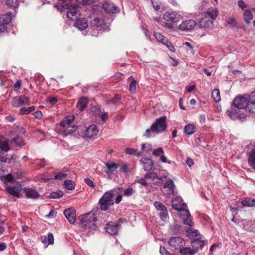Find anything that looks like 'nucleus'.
<instances>
[{
	"label": "nucleus",
	"instance_id": "obj_61",
	"mask_svg": "<svg viewBox=\"0 0 255 255\" xmlns=\"http://www.w3.org/2000/svg\"><path fill=\"white\" fill-rule=\"evenodd\" d=\"M84 181L88 185H89V186H90L91 187H95V185L94 184V182L93 181L90 179V178H86L85 179H84Z\"/></svg>",
	"mask_w": 255,
	"mask_h": 255
},
{
	"label": "nucleus",
	"instance_id": "obj_38",
	"mask_svg": "<svg viewBox=\"0 0 255 255\" xmlns=\"http://www.w3.org/2000/svg\"><path fill=\"white\" fill-rule=\"evenodd\" d=\"M125 152L128 154L136 155L137 156H139L141 154V152L138 151L137 149L129 147H127L125 149Z\"/></svg>",
	"mask_w": 255,
	"mask_h": 255
},
{
	"label": "nucleus",
	"instance_id": "obj_12",
	"mask_svg": "<svg viewBox=\"0 0 255 255\" xmlns=\"http://www.w3.org/2000/svg\"><path fill=\"white\" fill-rule=\"evenodd\" d=\"M196 22L193 19L185 20L179 26V29L182 31H189L193 29L196 25Z\"/></svg>",
	"mask_w": 255,
	"mask_h": 255
},
{
	"label": "nucleus",
	"instance_id": "obj_20",
	"mask_svg": "<svg viewBox=\"0 0 255 255\" xmlns=\"http://www.w3.org/2000/svg\"><path fill=\"white\" fill-rule=\"evenodd\" d=\"M9 141L5 138L0 136V153L1 152H7L10 149Z\"/></svg>",
	"mask_w": 255,
	"mask_h": 255
},
{
	"label": "nucleus",
	"instance_id": "obj_14",
	"mask_svg": "<svg viewBox=\"0 0 255 255\" xmlns=\"http://www.w3.org/2000/svg\"><path fill=\"white\" fill-rule=\"evenodd\" d=\"M99 133V129L95 125H91L87 128L84 132V136L88 138H91L97 135Z\"/></svg>",
	"mask_w": 255,
	"mask_h": 255
},
{
	"label": "nucleus",
	"instance_id": "obj_8",
	"mask_svg": "<svg viewBox=\"0 0 255 255\" xmlns=\"http://www.w3.org/2000/svg\"><path fill=\"white\" fill-rule=\"evenodd\" d=\"M29 98L25 95L16 96L13 98L11 104L14 107H19L22 106L29 105Z\"/></svg>",
	"mask_w": 255,
	"mask_h": 255
},
{
	"label": "nucleus",
	"instance_id": "obj_2",
	"mask_svg": "<svg viewBox=\"0 0 255 255\" xmlns=\"http://www.w3.org/2000/svg\"><path fill=\"white\" fill-rule=\"evenodd\" d=\"M120 192H121V188H116L113 190L105 192L99 201V204L101 210L106 211L111 206L114 205L113 198L114 196Z\"/></svg>",
	"mask_w": 255,
	"mask_h": 255
},
{
	"label": "nucleus",
	"instance_id": "obj_33",
	"mask_svg": "<svg viewBox=\"0 0 255 255\" xmlns=\"http://www.w3.org/2000/svg\"><path fill=\"white\" fill-rule=\"evenodd\" d=\"M104 22V21L102 18L100 17H95L93 20L91 21V25L93 27V28L100 27L103 24Z\"/></svg>",
	"mask_w": 255,
	"mask_h": 255
},
{
	"label": "nucleus",
	"instance_id": "obj_15",
	"mask_svg": "<svg viewBox=\"0 0 255 255\" xmlns=\"http://www.w3.org/2000/svg\"><path fill=\"white\" fill-rule=\"evenodd\" d=\"M64 214L70 224H74L76 221V211L74 208H70L65 209Z\"/></svg>",
	"mask_w": 255,
	"mask_h": 255
},
{
	"label": "nucleus",
	"instance_id": "obj_5",
	"mask_svg": "<svg viewBox=\"0 0 255 255\" xmlns=\"http://www.w3.org/2000/svg\"><path fill=\"white\" fill-rule=\"evenodd\" d=\"M166 119L167 117L165 116L157 118L155 123L151 126L152 132L161 133L165 131L167 128Z\"/></svg>",
	"mask_w": 255,
	"mask_h": 255
},
{
	"label": "nucleus",
	"instance_id": "obj_51",
	"mask_svg": "<svg viewBox=\"0 0 255 255\" xmlns=\"http://www.w3.org/2000/svg\"><path fill=\"white\" fill-rule=\"evenodd\" d=\"M121 98V95L119 94H116L115 96L111 100L107 101V103L109 104L112 103L114 105H116L118 101L120 100Z\"/></svg>",
	"mask_w": 255,
	"mask_h": 255
},
{
	"label": "nucleus",
	"instance_id": "obj_54",
	"mask_svg": "<svg viewBox=\"0 0 255 255\" xmlns=\"http://www.w3.org/2000/svg\"><path fill=\"white\" fill-rule=\"evenodd\" d=\"M170 21H164L163 22V25L164 26V27L169 30H172L174 28V26L173 24L169 22Z\"/></svg>",
	"mask_w": 255,
	"mask_h": 255
},
{
	"label": "nucleus",
	"instance_id": "obj_37",
	"mask_svg": "<svg viewBox=\"0 0 255 255\" xmlns=\"http://www.w3.org/2000/svg\"><path fill=\"white\" fill-rule=\"evenodd\" d=\"M77 128V126L75 125H69L66 128H65L63 133L65 135H68L75 132Z\"/></svg>",
	"mask_w": 255,
	"mask_h": 255
},
{
	"label": "nucleus",
	"instance_id": "obj_56",
	"mask_svg": "<svg viewBox=\"0 0 255 255\" xmlns=\"http://www.w3.org/2000/svg\"><path fill=\"white\" fill-rule=\"evenodd\" d=\"M238 5L239 7L243 10H244L248 6V4L243 0H238Z\"/></svg>",
	"mask_w": 255,
	"mask_h": 255
},
{
	"label": "nucleus",
	"instance_id": "obj_34",
	"mask_svg": "<svg viewBox=\"0 0 255 255\" xmlns=\"http://www.w3.org/2000/svg\"><path fill=\"white\" fill-rule=\"evenodd\" d=\"M242 205L245 207L255 206V199L251 198H247L242 202Z\"/></svg>",
	"mask_w": 255,
	"mask_h": 255
},
{
	"label": "nucleus",
	"instance_id": "obj_31",
	"mask_svg": "<svg viewBox=\"0 0 255 255\" xmlns=\"http://www.w3.org/2000/svg\"><path fill=\"white\" fill-rule=\"evenodd\" d=\"M254 18L253 14L251 10L249 9L246 10L244 13V20L247 23L251 22V20Z\"/></svg>",
	"mask_w": 255,
	"mask_h": 255
},
{
	"label": "nucleus",
	"instance_id": "obj_7",
	"mask_svg": "<svg viewBox=\"0 0 255 255\" xmlns=\"http://www.w3.org/2000/svg\"><path fill=\"white\" fill-rule=\"evenodd\" d=\"M126 219L120 218L117 222L111 221L106 224V231L112 235H116L118 233L119 227L121 226L120 222H123Z\"/></svg>",
	"mask_w": 255,
	"mask_h": 255
},
{
	"label": "nucleus",
	"instance_id": "obj_27",
	"mask_svg": "<svg viewBox=\"0 0 255 255\" xmlns=\"http://www.w3.org/2000/svg\"><path fill=\"white\" fill-rule=\"evenodd\" d=\"M249 165L253 168L255 169V149H253L248 157Z\"/></svg>",
	"mask_w": 255,
	"mask_h": 255
},
{
	"label": "nucleus",
	"instance_id": "obj_59",
	"mask_svg": "<svg viewBox=\"0 0 255 255\" xmlns=\"http://www.w3.org/2000/svg\"><path fill=\"white\" fill-rule=\"evenodd\" d=\"M248 102H255V91L251 93L248 98Z\"/></svg>",
	"mask_w": 255,
	"mask_h": 255
},
{
	"label": "nucleus",
	"instance_id": "obj_50",
	"mask_svg": "<svg viewBox=\"0 0 255 255\" xmlns=\"http://www.w3.org/2000/svg\"><path fill=\"white\" fill-rule=\"evenodd\" d=\"M129 91L132 94L136 92V81L134 79L131 81L129 84Z\"/></svg>",
	"mask_w": 255,
	"mask_h": 255
},
{
	"label": "nucleus",
	"instance_id": "obj_13",
	"mask_svg": "<svg viewBox=\"0 0 255 255\" xmlns=\"http://www.w3.org/2000/svg\"><path fill=\"white\" fill-rule=\"evenodd\" d=\"M154 206L157 211L160 212L159 213V216L161 220H165L168 216V211L165 206L162 203L158 201H155L154 203Z\"/></svg>",
	"mask_w": 255,
	"mask_h": 255
},
{
	"label": "nucleus",
	"instance_id": "obj_16",
	"mask_svg": "<svg viewBox=\"0 0 255 255\" xmlns=\"http://www.w3.org/2000/svg\"><path fill=\"white\" fill-rule=\"evenodd\" d=\"M103 8L106 12L109 13H114L119 12V8L115 6L113 2L105 1L103 4Z\"/></svg>",
	"mask_w": 255,
	"mask_h": 255
},
{
	"label": "nucleus",
	"instance_id": "obj_29",
	"mask_svg": "<svg viewBox=\"0 0 255 255\" xmlns=\"http://www.w3.org/2000/svg\"><path fill=\"white\" fill-rule=\"evenodd\" d=\"M145 179H151L152 180H154L155 179H158L159 180H162V177H159L158 174L156 172L154 171H149L147 172L144 176Z\"/></svg>",
	"mask_w": 255,
	"mask_h": 255
},
{
	"label": "nucleus",
	"instance_id": "obj_42",
	"mask_svg": "<svg viewBox=\"0 0 255 255\" xmlns=\"http://www.w3.org/2000/svg\"><path fill=\"white\" fill-rule=\"evenodd\" d=\"M170 229L173 234H177L180 233L181 226L177 224H172L170 226Z\"/></svg>",
	"mask_w": 255,
	"mask_h": 255
},
{
	"label": "nucleus",
	"instance_id": "obj_49",
	"mask_svg": "<svg viewBox=\"0 0 255 255\" xmlns=\"http://www.w3.org/2000/svg\"><path fill=\"white\" fill-rule=\"evenodd\" d=\"M185 212L186 214L187 218L186 219L184 220L183 223L185 225H187L189 226L190 227H192L193 226V223L192 222V221L190 219H189L188 218V217L190 216V212H189L188 210H185Z\"/></svg>",
	"mask_w": 255,
	"mask_h": 255
},
{
	"label": "nucleus",
	"instance_id": "obj_47",
	"mask_svg": "<svg viewBox=\"0 0 255 255\" xmlns=\"http://www.w3.org/2000/svg\"><path fill=\"white\" fill-rule=\"evenodd\" d=\"M63 192L60 190H57L55 192H52L49 195V197L52 199L59 198L63 196Z\"/></svg>",
	"mask_w": 255,
	"mask_h": 255
},
{
	"label": "nucleus",
	"instance_id": "obj_21",
	"mask_svg": "<svg viewBox=\"0 0 255 255\" xmlns=\"http://www.w3.org/2000/svg\"><path fill=\"white\" fill-rule=\"evenodd\" d=\"M88 99L85 97H81L78 101L76 107L80 111H83L88 106Z\"/></svg>",
	"mask_w": 255,
	"mask_h": 255
},
{
	"label": "nucleus",
	"instance_id": "obj_48",
	"mask_svg": "<svg viewBox=\"0 0 255 255\" xmlns=\"http://www.w3.org/2000/svg\"><path fill=\"white\" fill-rule=\"evenodd\" d=\"M11 15L10 13H7L3 16L2 21L3 24H8L11 21Z\"/></svg>",
	"mask_w": 255,
	"mask_h": 255
},
{
	"label": "nucleus",
	"instance_id": "obj_57",
	"mask_svg": "<svg viewBox=\"0 0 255 255\" xmlns=\"http://www.w3.org/2000/svg\"><path fill=\"white\" fill-rule=\"evenodd\" d=\"M133 194V191L132 188H128L126 189L124 191V195L125 196H130Z\"/></svg>",
	"mask_w": 255,
	"mask_h": 255
},
{
	"label": "nucleus",
	"instance_id": "obj_64",
	"mask_svg": "<svg viewBox=\"0 0 255 255\" xmlns=\"http://www.w3.org/2000/svg\"><path fill=\"white\" fill-rule=\"evenodd\" d=\"M99 117L102 119L103 121H106L108 119V112H103L101 113V115H99Z\"/></svg>",
	"mask_w": 255,
	"mask_h": 255
},
{
	"label": "nucleus",
	"instance_id": "obj_43",
	"mask_svg": "<svg viewBox=\"0 0 255 255\" xmlns=\"http://www.w3.org/2000/svg\"><path fill=\"white\" fill-rule=\"evenodd\" d=\"M152 146L149 143H142L141 145L142 153H148L152 150Z\"/></svg>",
	"mask_w": 255,
	"mask_h": 255
},
{
	"label": "nucleus",
	"instance_id": "obj_3",
	"mask_svg": "<svg viewBox=\"0 0 255 255\" xmlns=\"http://www.w3.org/2000/svg\"><path fill=\"white\" fill-rule=\"evenodd\" d=\"M218 15V11L215 8H212L206 11L204 16L199 21V26L201 28H209L213 24L212 20L215 19Z\"/></svg>",
	"mask_w": 255,
	"mask_h": 255
},
{
	"label": "nucleus",
	"instance_id": "obj_40",
	"mask_svg": "<svg viewBox=\"0 0 255 255\" xmlns=\"http://www.w3.org/2000/svg\"><path fill=\"white\" fill-rule=\"evenodd\" d=\"M91 112L96 116H99L101 115L102 111L101 107L99 105L92 106L91 108Z\"/></svg>",
	"mask_w": 255,
	"mask_h": 255
},
{
	"label": "nucleus",
	"instance_id": "obj_44",
	"mask_svg": "<svg viewBox=\"0 0 255 255\" xmlns=\"http://www.w3.org/2000/svg\"><path fill=\"white\" fill-rule=\"evenodd\" d=\"M1 180L3 181L4 183L6 182H9L12 184L13 181H15L13 179V177L11 174H8L6 175L3 176L1 177Z\"/></svg>",
	"mask_w": 255,
	"mask_h": 255
},
{
	"label": "nucleus",
	"instance_id": "obj_23",
	"mask_svg": "<svg viewBox=\"0 0 255 255\" xmlns=\"http://www.w3.org/2000/svg\"><path fill=\"white\" fill-rule=\"evenodd\" d=\"M205 244V241L201 240L200 239L196 238L191 242L192 246L196 252L199 249H202Z\"/></svg>",
	"mask_w": 255,
	"mask_h": 255
},
{
	"label": "nucleus",
	"instance_id": "obj_26",
	"mask_svg": "<svg viewBox=\"0 0 255 255\" xmlns=\"http://www.w3.org/2000/svg\"><path fill=\"white\" fill-rule=\"evenodd\" d=\"M163 187L164 188L168 189L169 192L171 194H174V189L175 185L172 179L169 178L164 185Z\"/></svg>",
	"mask_w": 255,
	"mask_h": 255
},
{
	"label": "nucleus",
	"instance_id": "obj_62",
	"mask_svg": "<svg viewBox=\"0 0 255 255\" xmlns=\"http://www.w3.org/2000/svg\"><path fill=\"white\" fill-rule=\"evenodd\" d=\"M13 141L19 146L22 145V141L19 137H14L12 139Z\"/></svg>",
	"mask_w": 255,
	"mask_h": 255
},
{
	"label": "nucleus",
	"instance_id": "obj_45",
	"mask_svg": "<svg viewBox=\"0 0 255 255\" xmlns=\"http://www.w3.org/2000/svg\"><path fill=\"white\" fill-rule=\"evenodd\" d=\"M246 111L250 113H255V102H248V105L246 106Z\"/></svg>",
	"mask_w": 255,
	"mask_h": 255
},
{
	"label": "nucleus",
	"instance_id": "obj_10",
	"mask_svg": "<svg viewBox=\"0 0 255 255\" xmlns=\"http://www.w3.org/2000/svg\"><path fill=\"white\" fill-rule=\"evenodd\" d=\"M168 244L171 247L175 250H180L185 245V242L182 238L179 237H171L168 241Z\"/></svg>",
	"mask_w": 255,
	"mask_h": 255
},
{
	"label": "nucleus",
	"instance_id": "obj_9",
	"mask_svg": "<svg viewBox=\"0 0 255 255\" xmlns=\"http://www.w3.org/2000/svg\"><path fill=\"white\" fill-rule=\"evenodd\" d=\"M163 18L166 21L176 23L182 19V16L176 11H169L164 13Z\"/></svg>",
	"mask_w": 255,
	"mask_h": 255
},
{
	"label": "nucleus",
	"instance_id": "obj_25",
	"mask_svg": "<svg viewBox=\"0 0 255 255\" xmlns=\"http://www.w3.org/2000/svg\"><path fill=\"white\" fill-rule=\"evenodd\" d=\"M106 166L107 168V173H113V172L117 169L118 167H120L119 163H116L114 162H108L106 164Z\"/></svg>",
	"mask_w": 255,
	"mask_h": 255
},
{
	"label": "nucleus",
	"instance_id": "obj_39",
	"mask_svg": "<svg viewBox=\"0 0 255 255\" xmlns=\"http://www.w3.org/2000/svg\"><path fill=\"white\" fill-rule=\"evenodd\" d=\"M35 107L34 106H31L28 108L25 107H22L19 109V114L20 115H27L31 112L35 110Z\"/></svg>",
	"mask_w": 255,
	"mask_h": 255
},
{
	"label": "nucleus",
	"instance_id": "obj_4",
	"mask_svg": "<svg viewBox=\"0 0 255 255\" xmlns=\"http://www.w3.org/2000/svg\"><path fill=\"white\" fill-rule=\"evenodd\" d=\"M81 220V226L83 229L96 230L97 228L96 225L97 219L94 214L89 213L84 214L82 216Z\"/></svg>",
	"mask_w": 255,
	"mask_h": 255
},
{
	"label": "nucleus",
	"instance_id": "obj_18",
	"mask_svg": "<svg viewBox=\"0 0 255 255\" xmlns=\"http://www.w3.org/2000/svg\"><path fill=\"white\" fill-rule=\"evenodd\" d=\"M172 205L175 210L177 211L183 210L185 212V210H183L185 205L183 202L182 199L180 197H177L173 200L172 202Z\"/></svg>",
	"mask_w": 255,
	"mask_h": 255
},
{
	"label": "nucleus",
	"instance_id": "obj_46",
	"mask_svg": "<svg viewBox=\"0 0 255 255\" xmlns=\"http://www.w3.org/2000/svg\"><path fill=\"white\" fill-rule=\"evenodd\" d=\"M5 4L13 8L17 7L19 3L17 0H5Z\"/></svg>",
	"mask_w": 255,
	"mask_h": 255
},
{
	"label": "nucleus",
	"instance_id": "obj_52",
	"mask_svg": "<svg viewBox=\"0 0 255 255\" xmlns=\"http://www.w3.org/2000/svg\"><path fill=\"white\" fill-rule=\"evenodd\" d=\"M67 174L62 172H58L55 175V179L56 180H61L62 179L66 178Z\"/></svg>",
	"mask_w": 255,
	"mask_h": 255
},
{
	"label": "nucleus",
	"instance_id": "obj_22",
	"mask_svg": "<svg viewBox=\"0 0 255 255\" xmlns=\"http://www.w3.org/2000/svg\"><path fill=\"white\" fill-rule=\"evenodd\" d=\"M75 25L80 30H83L88 27V24L85 18H81L76 19Z\"/></svg>",
	"mask_w": 255,
	"mask_h": 255
},
{
	"label": "nucleus",
	"instance_id": "obj_60",
	"mask_svg": "<svg viewBox=\"0 0 255 255\" xmlns=\"http://www.w3.org/2000/svg\"><path fill=\"white\" fill-rule=\"evenodd\" d=\"M154 36L155 38V39L159 42L162 41V39L164 37V36L162 35V34L158 32H155L154 33Z\"/></svg>",
	"mask_w": 255,
	"mask_h": 255
},
{
	"label": "nucleus",
	"instance_id": "obj_35",
	"mask_svg": "<svg viewBox=\"0 0 255 255\" xmlns=\"http://www.w3.org/2000/svg\"><path fill=\"white\" fill-rule=\"evenodd\" d=\"M64 186L67 190H72L75 188V183L71 180H66L64 182Z\"/></svg>",
	"mask_w": 255,
	"mask_h": 255
},
{
	"label": "nucleus",
	"instance_id": "obj_32",
	"mask_svg": "<svg viewBox=\"0 0 255 255\" xmlns=\"http://www.w3.org/2000/svg\"><path fill=\"white\" fill-rule=\"evenodd\" d=\"M187 234L190 238L195 240L196 238L200 239L201 235L197 230L189 229L187 231Z\"/></svg>",
	"mask_w": 255,
	"mask_h": 255
},
{
	"label": "nucleus",
	"instance_id": "obj_11",
	"mask_svg": "<svg viewBox=\"0 0 255 255\" xmlns=\"http://www.w3.org/2000/svg\"><path fill=\"white\" fill-rule=\"evenodd\" d=\"M67 16L70 19H77L80 16L81 13L79 7L77 6H73L72 4L70 5L69 8H67Z\"/></svg>",
	"mask_w": 255,
	"mask_h": 255
},
{
	"label": "nucleus",
	"instance_id": "obj_30",
	"mask_svg": "<svg viewBox=\"0 0 255 255\" xmlns=\"http://www.w3.org/2000/svg\"><path fill=\"white\" fill-rule=\"evenodd\" d=\"M184 131L187 135H191L196 131L195 127L193 124H188L184 128Z\"/></svg>",
	"mask_w": 255,
	"mask_h": 255
},
{
	"label": "nucleus",
	"instance_id": "obj_55",
	"mask_svg": "<svg viewBox=\"0 0 255 255\" xmlns=\"http://www.w3.org/2000/svg\"><path fill=\"white\" fill-rule=\"evenodd\" d=\"M94 0H77L78 3L83 5H87L92 3Z\"/></svg>",
	"mask_w": 255,
	"mask_h": 255
},
{
	"label": "nucleus",
	"instance_id": "obj_19",
	"mask_svg": "<svg viewBox=\"0 0 255 255\" xmlns=\"http://www.w3.org/2000/svg\"><path fill=\"white\" fill-rule=\"evenodd\" d=\"M140 162L142 163L145 171H150L152 169L154 165L153 161L150 158H142Z\"/></svg>",
	"mask_w": 255,
	"mask_h": 255
},
{
	"label": "nucleus",
	"instance_id": "obj_28",
	"mask_svg": "<svg viewBox=\"0 0 255 255\" xmlns=\"http://www.w3.org/2000/svg\"><path fill=\"white\" fill-rule=\"evenodd\" d=\"M179 250L181 255H194L196 253V251L189 247L181 248Z\"/></svg>",
	"mask_w": 255,
	"mask_h": 255
},
{
	"label": "nucleus",
	"instance_id": "obj_6",
	"mask_svg": "<svg viewBox=\"0 0 255 255\" xmlns=\"http://www.w3.org/2000/svg\"><path fill=\"white\" fill-rule=\"evenodd\" d=\"M5 189L8 194L17 198L20 196V192L23 190L21 184L17 181H13L11 185L6 186Z\"/></svg>",
	"mask_w": 255,
	"mask_h": 255
},
{
	"label": "nucleus",
	"instance_id": "obj_17",
	"mask_svg": "<svg viewBox=\"0 0 255 255\" xmlns=\"http://www.w3.org/2000/svg\"><path fill=\"white\" fill-rule=\"evenodd\" d=\"M22 191L25 193L27 198L35 199L39 197V194L38 192L32 188L24 187Z\"/></svg>",
	"mask_w": 255,
	"mask_h": 255
},
{
	"label": "nucleus",
	"instance_id": "obj_1",
	"mask_svg": "<svg viewBox=\"0 0 255 255\" xmlns=\"http://www.w3.org/2000/svg\"><path fill=\"white\" fill-rule=\"evenodd\" d=\"M248 103V98L242 96H236L231 105V109L227 112L228 116L233 120L245 118L246 115L244 113H240V112L241 110L246 108Z\"/></svg>",
	"mask_w": 255,
	"mask_h": 255
},
{
	"label": "nucleus",
	"instance_id": "obj_41",
	"mask_svg": "<svg viewBox=\"0 0 255 255\" xmlns=\"http://www.w3.org/2000/svg\"><path fill=\"white\" fill-rule=\"evenodd\" d=\"M212 97L216 103L221 100L220 91L218 89H215L213 90L212 92Z\"/></svg>",
	"mask_w": 255,
	"mask_h": 255
},
{
	"label": "nucleus",
	"instance_id": "obj_36",
	"mask_svg": "<svg viewBox=\"0 0 255 255\" xmlns=\"http://www.w3.org/2000/svg\"><path fill=\"white\" fill-rule=\"evenodd\" d=\"M151 3L154 9L158 12H162L163 10V6L158 1V0H151Z\"/></svg>",
	"mask_w": 255,
	"mask_h": 255
},
{
	"label": "nucleus",
	"instance_id": "obj_58",
	"mask_svg": "<svg viewBox=\"0 0 255 255\" xmlns=\"http://www.w3.org/2000/svg\"><path fill=\"white\" fill-rule=\"evenodd\" d=\"M159 252L161 255H171L164 247H160Z\"/></svg>",
	"mask_w": 255,
	"mask_h": 255
},
{
	"label": "nucleus",
	"instance_id": "obj_24",
	"mask_svg": "<svg viewBox=\"0 0 255 255\" xmlns=\"http://www.w3.org/2000/svg\"><path fill=\"white\" fill-rule=\"evenodd\" d=\"M71 0H58L57 3V8L62 10V9L69 8L70 5L71 4Z\"/></svg>",
	"mask_w": 255,
	"mask_h": 255
},
{
	"label": "nucleus",
	"instance_id": "obj_53",
	"mask_svg": "<svg viewBox=\"0 0 255 255\" xmlns=\"http://www.w3.org/2000/svg\"><path fill=\"white\" fill-rule=\"evenodd\" d=\"M152 153L156 156H160L162 154H164V151L162 147H158L157 149H154Z\"/></svg>",
	"mask_w": 255,
	"mask_h": 255
},
{
	"label": "nucleus",
	"instance_id": "obj_63",
	"mask_svg": "<svg viewBox=\"0 0 255 255\" xmlns=\"http://www.w3.org/2000/svg\"><path fill=\"white\" fill-rule=\"evenodd\" d=\"M48 244H52L54 243V237L52 233H49L47 237Z\"/></svg>",
	"mask_w": 255,
	"mask_h": 255
}]
</instances>
